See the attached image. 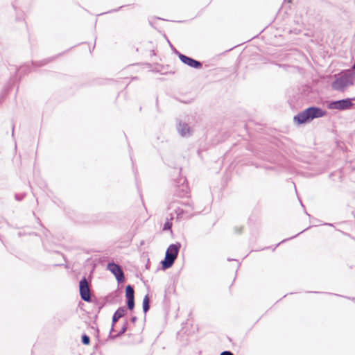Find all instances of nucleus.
I'll return each instance as SVG.
<instances>
[{
  "label": "nucleus",
  "instance_id": "c756f323",
  "mask_svg": "<svg viewBox=\"0 0 355 355\" xmlns=\"http://www.w3.org/2000/svg\"><path fill=\"white\" fill-rule=\"evenodd\" d=\"M306 214H307L308 216H310V214H308V212H306Z\"/></svg>",
  "mask_w": 355,
  "mask_h": 355
},
{
  "label": "nucleus",
  "instance_id": "a211bd4d",
  "mask_svg": "<svg viewBox=\"0 0 355 355\" xmlns=\"http://www.w3.org/2000/svg\"><path fill=\"white\" fill-rule=\"evenodd\" d=\"M47 62H48V61H46V60H42L40 62V64H37L36 62H32V64L35 67H40V66L46 64Z\"/></svg>",
  "mask_w": 355,
  "mask_h": 355
},
{
  "label": "nucleus",
  "instance_id": "20e7f679",
  "mask_svg": "<svg viewBox=\"0 0 355 355\" xmlns=\"http://www.w3.org/2000/svg\"><path fill=\"white\" fill-rule=\"evenodd\" d=\"M79 293L81 299L87 302H91L90 285L87 278L83 277L79 282Z\"/></svg>",
  "mask_w": 355,
  "mask_h": 355
},
{
  "label": "nucleus",
  "instance_id": "bb28decb",
  "mask_svg": "<svg viewBox=\"0 0 355 355\" xmlns=\"http://www.w3.org/2000/svg\"><path fill=\"white\" fill-rule=\"evenodd\" d=\"M101 308H102V306H98V313L100 311Z\"/></svg>",
  "mask_w": 355,
  "mask_h": 355
},
{
  "label": "nucleus",
  "instance_id": "423d86ee",
  "mask_svg": "<svg viewBox=\"0 0 355 355\" xmlns=\"http://www.w3.org/2000/svg\"><path fill=\"white\" fill-rule=\"evenodd\" d=\"M107 269L110 270L115 277L118 283H122L125 281V276L122 268L114 262H110L107 266Z\"/></svg>",
  "mask_w": 355,
  "mask_h": 355
},
{
  "label": "nucleus",
  "instance_id": "f03ea898",
  "mask_svg": "<svg viewBox=\"0 0 355 355\" xmlns=\"http://www.w3.org/2000/svg\"><path fill=\"white\" fill-rule=\"evenodd\" d=\"M327 112L316 106H311L294 116L293 121L297 125L305 124L315 119L324 116Z\"/></svg>",
  "mask_w": 355,
  "mask_h": 355
},
{
  "label": "nucleus",
  "instance_id": "5701e85b",
  "mask_svg": "<svg viewBox=\"0 0 355 355\" xmlns=\"http://www.w3.org/2000/svg\"><path fill=\"white\" fill-rule=\"evenodd\" d=\"M14 130H15V125L12 123V137H14V136H15Z\"/></svg>",
  "mask_w": 355,
  "mask_h": 355
},
{
  "label": "nucleus",
  "instance_id": "f8f14e48",
  "mask_svg": "<svg viewBox=\"0 0 355 355\" xmlns=\"http://www.w3.org/2000/svg\"><path fill=\"white\" fill-rule=\"evenodd\" d=\"M127 329H128V322L125 321L121 329L117 334H112V331H110L109 336H108V338L114 340L119 337H121L123 334H125V332L127 331Z\"/></svg>",
  "mask_w": 355,
  "mask_h": 355
},
{
  "label": "nucleus",
  "instance_id": "dca6fc26",
  "mask_svg": "<svg viewBox=\"0 0 355 355\" xmlns=\"http://www.w3.org/2000/svg\"><path fill=\"white\" fill-rule=\"evenodd\" d=\"M127 309L130 311H132L135 308V299L126 300Z\"/></svg>",
  "mask_w": 355,
  "mask_h": 355
},
{
  "label": "nucleus",
  "instance_id": "393cba45",
  "mask_svg": "<svg viewBox=\"0 0 355 355\" xmlns=\"http://www.w3.org/2000/svg\"><path fill=\"white\" fill-rule=\"evenodd\" d=\"M123 6H120L119 8H117V9H114V10H113L112 11H113V12H116V11H118L120 8H123Z\"/></svg>",
  "mask_w": 355,
  "mask_h": 355
},
{
  "label": "nucleus",
  "instance_id": "412c9836",
  "mask_svg": "<svg viewBox=\"0 0 355 355\" xmlns=\"http://www.w3.org/2000/svg\"><path fill=\"white\" fill-rule=\"evenodd\" d=\"M23 198H24V196H23V195H19V194H16V195H15V199H16L17 200L20 201V200H21L23 199Z\"/></svg>",
  "mask_w": 355,
  "mask_h": 355
},
{
  "label": "nucleus",
  "instance_id": "ddd939ff",
  "mask_svg": "<svg viewBox=\"0 0 355 355\" xmlns=\"http://www.w3.org/2000/svg\"><path fill=\"white\" fill-rule=\"evenodd\" d=\"M125 299L127 300H133L135 299V290L133 286L128 284L125 286Z\"/></svg>",
  "mask_w": 355,
  "mask_h": 355
},
{
  "label": "nucleus",
  "instance_id": "1a4fd4ad",
  "mask_svg": "<svg viewBox=\"0 0 355 355\" xmlns=\"http://www.w3.org/2000/svg\"><path fill=\"white\" fill-rule=\"evenodd\" d=\"M177 130L178 133L184 137H190L192 135V130L188 123L180 121L177 125Z\"/></svg>",
  "mask_w": 355,
  "mask_h": 355
},
{
  "label": "nucleus",
  "instance_id": "4be33fe9",
  "mask_svg": "<svg viewBox=\"0 0 355 355\" xmlns=\"http://www.w3.org/2000/svg\"><path fill=\"white\" fill-rule=\"evenodd\" d=\"M137 320V318L136 316H132L130 318V321L135 323Z\"/></svg>",
  "mask_w": 355,
  "mask_h": 355
},
{
  "label": "nucleus",
  "instance_id": "cd10ccee",
  "mask_svg": "<svg viewBox=\"0 0 355 355\" xmlns=\"http://www.w3.org/2000/svg\"><path fill=\"white\" fill-rule=\"evenodd\" d=\"M306 214H307L308 216H310V214H308V212H306Z\"/></svg>",
  "mask_w": 355,
  "mask_h": 355
},
{
  "label": "nucleus",
  "instance_id": "c85d7f7f",
  "mask_svg": "<svg viewBox=\"0 0 355 355\" xmlns=\"http://www.w3.org/2000/svg\"><path fill=\"white\" fill-rule=\"evenodd\" d=\"M306 214H307L308 216H310V214H308V212H306Z\"/></svg>",
  "mask_w": 355,
  "mask_h": 355
},
{
  "label": "nucleus",
  "instance_id": "39448f33",
  "mask_svg": "<svg viewBox=\"0 0 355 355\" xmlns=\"http://www.w3.org/2000/svg\"><path fill=\"white\" fill-rule=\"evenodd\" d=\"M352 105V100L347 98L329 101L327 107L331 110H346L351 108Z\"/></svg>",
  "mask_w": 355,
  "mask_h": 355
},
{
  "label": "nucleus",
  "instance_id": "b1692460",
  "mask_svg": "<svg viewBox=\"0 0 355 355\" xmlns=\"http://www.w3.org/2000/svg\"><path fill=\"white\" fill-rule=\"evenodd\" d=\"M92 329H93L96 332L97 336H98V332H99L98 329L97 327L95 328L94 327H92Z\"/></svg>",
  "mask_w": 355,
  "mask_h": 355
},
{
  "label": "nucleus",
  "instance_id": "9b49d317",
  "mask_svg": "<svg viewBox=\"0 0 355 355\" xmlns=\"http://www.w3.org/2000/svg\"><path fill=\"white\" fill-rule=\"evenodd\" d=\"M126 311V309L124 306L119 307L113 314L112 319V327L111 331H114V326L116 322L122 317L124 316Z\"/></svg>",
  "mask_w": 355,
  "mask_h": 355
},
{
  "label": "nucleus",
  "instance_id": "9d476101",
  "mask_svg": "<svg viewBox=\"0 0 355 355\" xmlns=\"http://www.w3.org/2000/svg\"><path fill=\"white\" fill-rule=\"evenodd\" d=\"M186 182V179H184L183 183L180 186H178L175 191L174 196L178 197V198H184L187 196L189 193V187L187 184H184V182Z\"/></svg>",
  "mask_w": 355,
  "mask_h": 355
},
{
  "label": "nucleus",
  "instance_id": "f3484780",
  "mask_svg": "<svg viewBox=\"0 0 355 355\" xmlns=\"http://www.w3.org/2000/svg\"><path fill=\"white\" fill-rule=\"evenodd\" d=\"M171 227H172V223L170 222L169 220H167L164 224L163 230L164 231L171 230Z\"/></svg>",
  "mask_w": 355,
  "mask_h": 355
},
{
  "label": "nucleus",
  "instance_id": "2eb2a0df",
  "mask_svg": "<svg viewBox=\"0 0 355 355\" xmlns=\"http://www.w3.org/2000/svg\"><path fill=\"white\" fill-rule=\"evenodd\" d=\"M81 342L83 345H88L90 343V338L86 334H83L81 336Z\"/></svg>",
  "mask_w": 355,
  "mask_h": 355
},
{
  "label": "nucleus",
  "instance_id": "7ed1b4c3",
  "mask_svg": "<svg viewBox=\"0 0 355 355\" xmlns=\"http://www.w3.org/2000/svg\"><path fill=\"white\" fill-rule=\"evenodd\" d=\"M181 245L179 243L171 244L165 253L164 260L161 261L162 267L164 270L171 268L176 259Z\"/></svg>",
  "mask_w": 355,
  "mask_h": 355
},
{
  "label": "nucleus",
  "instance_id": "0eeeda50",
  "mask_svg": "<svg viewBox=\"0 0 355 355\" xmlns=\"http://www.w3.org/2000/svg\"><path fill=\"white\" fill-rule=\"evenodd\" d=\"M179 59L184 64H185L192 68H194V69H200L202 66V64L200 61L196 60H195L192 58H190L187 55H185L182 53H179Z\"/></svg>",
  "mask_w": 355,
  "mask_h": 355
},
{
  "label": "nucleus",
  "instance_id": "aec40b11",
  "mask_svg": "<svg viewBox=\"0 0 355 355\" xmlns=\"http://www.w3.org/2000/svg\"><path fill=\"white\" fill-rule=\"evenodd\" d=\"M220 355H234V354L230 351H223Z\"/></svg>",
  "mask_w": 355,
  "mask_h": 355
},
{
  "label": "nucleus",
  "instance_id": "4468645a",
  "mask_svg": "<svg viewBox=\"0 0 355 355\" xmlns=\"http://www.w3.org/2000/svg\"><path fill=\"white\" fill-rule=\"evenodd\" d=\"M142 308L144 314L146 315L150 309V299L148 295H145L143 299Z\"/></svg>",
  "mask_w": 355,
  "mask_h": 355
},
{
  "label": "nucleus",
  "instance_id": "6e6552de",
  "mask_svg": "<svg viewBox=\"0 0 355 355\" xmlns=\"http://www.w3.org/2000/svg\"><path fill=\"white\" fill-rule=\"evenodd\" d=\"M184 205L185 207H187L186 209L178 208L176 211L178 216H180L183 215L184 213L189 214V217H191L198 213L200 212V211L196 210L194 205L191 201H187V202H184Z\"/></svg>",
  "mask_w": 355,
  "mask_h": 355
},
{
  "label": "nucleus",
  "instance_id": "6ab92c4d",
  "mask_svg": "<svg viewBox=\"0 0 355 355\" xmlns=\"http://www.w3.org/2000/svg\"><path fill=\"white\" fill-rule=\"evenodd\" d=\"M307 229H308V228H306V229H305V230H304L301 231L300 232H299L298 234H295V236H291V238H289V239H291L295 238L296 236H298L299 234H300L301 233L304 232L305 230H306ZM287 241V239H284V240H283V241H282V242H284V241Z\"/></svg>",
  "mask_w": 355,
  "mask_h": 355
},
{
  "label": "nucleus",
  "instance_id": "f257e3e1",
  "mask_svg": "<svg viewBox=\"0 0 355 355\" xmlns=\"http://www.w3.org/2000/svg\"><path fill=\"white\" fill-rule=\"evenodd\" d=\"M335 80L331 83V88L335 91L343 92L354 85L355 71L352 69L343 70L334 75Z\"/></svg>",
  "mask_w": 355,
  "mask_h": 355
},
{
  "label": "nucleus",
  "instance_id": "a878e982",
  "mask_svg": "<svg viewBox=\"0 0 355 355\" xmlns=\"http://www.w3.org/2000/svg\"><path fill=\"white\" fill-rule=\"evenodd\" d=\"M175 53L179 56V53H180L176 49H174Z\"/></svg>",
  "mask_w": 355,
  "mask_h": 355
}]
</instances>
